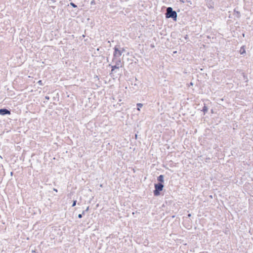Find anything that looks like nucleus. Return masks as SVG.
I'll return each instance as SVG.
<instances>
[{
  "label": "nucleus",
  "instance_id": "nucleus-11",
  "mask_svg": "<svg viewBox=\"0 0 253 253\" xmlns=\"http://www.w3.org/2000/svg\"><path fill=\"white\" fill-rule=\"evenodd\" d=\"M202 111L204 112V114H205L208 112V108L205 104H204V106L203 107Z\"/></svg>",
  "mask_w": 253,
  "mask_h": 253
},
{
  "label": "nucleus",
  "instance_id": "nucleus-3",
  "mask_svg": "<svg viewBox=\"0 0 253 253\" xmlns=\"http://www.w3.org/2000/svg\"><path fill=\"white\" fill-rule=\"evenodd\" d=\"M119 45H116L114 48V53H113V58L112 61H115L117 59V58H119L120 56L122 55V52L120 51L119 49Z\"/></svg>",
  "mask_w": 253,
  "mask_h": 253
},
{
  "label": "nucleus",
  "instance_id": "nucleus-21",
  "mask_svg": "<svg viewBox=\"0 0 253 253\" xmlns=\"http://www.w3.org/2000/svg\"><path fill=\"white\" fill-rule=\"evenodd\" d=\"M184 38H185L186 40L188 39V35H186L184 37Z\"/></svg>",
  "mask_w": 253,
  "mask_h": 253
},
{
  "label": "nucleus",
  "instance_id": "nucleus-12",
  "mask_svg": "<svg viewBox=\"0 0 253 253\" xmlns=\"http://www.w3.org/2000/svg\"><path fill=\"white\" fill-rule=\"evenodd\" d=\"M136 106H137V109L138 110V111H140V108L142 107L143 106V104L142 103H138L136 104Z\"/></svg>",
  "mask_w": 253,
  "mask_h": 253
},
{
  "label": "nucleus",
  "instance_id": "nucleus-15",
  "mask_svg": "<svg viewBox=\"0 0 253 253\" xmlns=\"http://www.w3.org/2000/svg\"><path fill=\"white\" fill-rule=\"evenodd\" d=\"M76 203H77V200H74L73 201V204H72V207H75L76 205Z\"/></svg>",
  "mask_w": 253,
  "mask_h": 253
},
{
  "label": "nucleus",
  "instance_id": "nucleus-16",
  "mask_svg": "<svg viewBox=\"0 0 253 253\" xmlns=\"http://www.w3.org/2000/svg\"><path fill=\"white\" fill-rule=\"evenodd\" d=\"M83 215H84V214H82V213L79 214L78 216V217H79V218H82V217H83Z\"/></svg>",
  "mask_w": 253,
  "mask_h": 253
},
{
  "label": "nucleus",
  "instance_id": "nucleus-1",
  "mask_svg": "<svg viewBox=\"0 0 253 253\" xmlns=\"http://www.w3.org/2000/svg\"><path fill=\"white\" fill-rule=\"evenodd\" d=\"M165 17L167 19L172 18L174 21L176 22L177 18V13L172 7H168L166 9Z\"/></svg>",
  "mask_w": 253,
  "mask_h": 253
},
{
  "label": "nucleus",
  "instance_id": "nucleus-22",
  "mask_svg": "<svg viewBox=\"0 0 253 253\" xmlns=\"http://www.w3.org/2000/svg\"><path fill=\"white\" fill-rule=\"evenodd\" d=\"M53 190L54 191H55L56 192H57V189H55V188H53Z\"/></svg>",
  "mask_w": 253,
  "mask_h": 253
},
{
  "label": "nucleus",
  "instance_id": "nucleus-14",
  "mask_svg": "<svg viewBox=\"0 0 253 253\" xmlns=\"http://www.w3.org/2000/svg\"><path fill=\"white\" fill-rule=\"evenodd\" d=\"M70 5L72 6L74 8H76L77 7V5L76 4H75L74 2H71L70 3Z\"/></svg>",
  "mask_w": 253,
  "mask_h": 253
},
{
  "label": "nucleus",
  "instance_id": "nucleus-9",
  "mask_svg": "<svg viewBox=\"0 0 253 253\" xmlns=\"http://www.w3.org/2000/svg\"><path fill=\"white\" fill-rule=\"evenodd\" d=\"M113 62H115V65H116L117 66H120L121 59L120 58H117V59L116 60H115V61H114Z\"/></svg>",
  "mask_w": 253,
  "mask_h": 253
},
{
  "label": "nucleus",
  "instance_id": "nucleus-2",
  "mask_svg": "<svg viewBox=\"0 0 253 253\" xmlns=\"http://www.w3.org/2000/svg\"><path fill=\"white\" fill-rule=\"evenodd\" d=\"M164 187V184L161 183H155L153 194L155 196H159L161 195V192L163 191Z\"/></svg>",
  "mask_w": 253,
  "mask_h": 253
},
{
  "label": "nucleus",
  "instance_id": "nucleus-17",
  "mask_svg": "<svg viewBox=\"0 0 253 253\" xmlns=\"http://www.w3.org/2000/svg\"><path fill=\"white\" fill-rule=\"evenodd\" d=\"M90 4L91 5H94L95 4V0H92L91 2H90Z\"/></svg>",
  "mask_w": 253,
  "mask_h": 253
},
{
  "label": "nucleus",
  "instance_id": "nucleus-5",
  "mask_svg": "<svg viewBox=\"0 0 253 253\" xmlns=\"http://www.w3.org/2000/svg\"><path fill=\"white\" fill-rule=\"evenodd\" d=\"M206 5L209 8H213L214 7V2L212 0H205Z\"/></svg>",
  "mask_w": 253,
  "mask_h": 253
},
{
  "label": "nucleus",
  "instance_id": "nucleus-10",
  "mask_svg": "<svg viewBox=\"0 0 253 253\" xmlns=\"http://www.w3.org/2000/svg\"><path fill=\"white\" fill-rule=\"evenodd\" d=\"M239 52L241 54H244L246 53V50H245L244 46H243L240 48Z\"/></svg>",
  "mask_w": 253,
  "mask_h": 253
},
{
  "label": "nucleus",
  "instance_id": "nucleus-24",
  "mask_svg": "<svg viewBox=\"0 0 253 253\" xmlns=\"http://www.w3.org/2000/svg\"><path fill=\"white\" fill-rule=\"evenodd\" d=\"M191 216V214L190 213H189V214H188V217H190Z\"/></svg>",
  "mask_w": 253,
  "mask_h": 253
},
{
  "label": "nucleus",
  "instance_id": "nucleus-7",
  "mask_svg": "<svg viewBox=\"0 0 253 253\" xmlns=\"http://www.w3.org/2000/svg\"><path fill=\"white\" fill-rule=\"evenodd\" d=\"M233 15L238 18H240L241 17L240 12L239 11L236 10V8L234 10Z\"/></svg>",
  "mask_w": 253,
  "mask_h": 253
},
{
  "label": "nucleus",
  "instance_id": "nucleus-23",
  "mask_svg": "<svg viewBox=\"0 0 253 253\" xmlns=\"http://www.w3.org/2000/svg\"><path fill=\"white\" fill-rule=\"evenodd\" d=\"M180 1L182 2V3H184V1L183 0H180Z\"/></svg>",
  "mask_w": 253,
  "mask_h": 253
},
{
  "label": "nucleus",
  "instance_id": "nucleus-20",
  "mask_svg": "<svg viewBox=\"0 0 253 253\" xmlns=\"http://www.w3.org/2000/svg\"><path fill=\"white\" fill-rule=\"evenodd\" d=\"M38 83L40 84H42V81L41 80H40L39 81H38Z\"/></svg>",
  "mask_w": 253,
  "mask_h": 253
},
{
  "label": "nucleus",
  "instance_id": "nucleus-27",
  "mask_svg": "<svg viewBox=\"0 0 253 253\" xmlns=\"http://www.w3.org/2000/svg\"><path fill=\"white\" fill-rule=\"evenodd\" d=\"M13 172H11V174L12 175Z\"/></svg>",
  "mask_w": 253,
  "mask_h": 253
},
{
  "label": "nucleus",
  "instance_id": "nucleus-25",
  "mask_svg": "<svg viewBox=\"0 0 253 253\" xmlns=\"http://www.w3.org/2000/svg\"><path fill=\"white\" fill-rule=\"evenodd\" d=\"M244 79H247V76H246L245 75H244Z\"/></svg>",
  "mask_w": 253,
  "mask_h": 253
},
{
  "label": "nucleus",
  "instance_id": "nucleus-8",
  "mask_svg": "<svg viewBox=\"0 0 253 253\" xmlns=\"http://www.w3.org/2000/svg\"><path fill=\"white\" fill-rule=\"evenodd\" d=\"M111 67V73H110V75L112 74V72L115 70V69H119L121 66H117L116 65H109Z\"/></svg>",
  "mask_w": 253,
  "mask_h": 253
},
{
  "label": "nucleus",
  "instance_id": "nucleus-6",
  "mask_svg": "<svg viewBox=\"0 0 253 253\" xmlns=\"http://www.w3.org/2000/svg\"><path fill=\"white\" fill-rule=\"evenodd\" d=\"M157 183H161L162 184H164V175L161 174L159 176L157 177Z\"/></svg>",
  "mask_w": 253,
  "mask_h": 253
},
{
  "label": "nucleus",
  "instance_id": "nucleus-4",
  "mask_svg": "<svg viewBox=\"0 0 253 253\" xmlns=\"http://www.w3.org/2000/svg\"><path fill=\"white\" fill-rule=\"evenodd\" d=\"M11 114V110H8L7 108H3L0 109V115L1 116H5L6 115H10Z\"/></svg>",
  "mask_w": 253,
  "mask_h": 253
},
{
  "label": "nucleus",
  "instance_id": "nucleus-26",
  "mask_svg": "<svg viewBox=\"0 0 253 253\" xmlns=\"http://www.w3.org/2000/svg\"><path fill=\"white\" fill-rule=\"evenodd\" d=\"M190 85H193V83L192 82L190 83Z\"/></svg>",
  "mask_w": 253,
  "mask_h": 253
},
{
  "label": "nucleus",
  "instance_id": "nucleus-13",
  "mask_svg": "<svg viewBox=\"0 0 253 253\" xmlns=\"http://www.w3.org/2000/svg\"><path fill=\"white\" fill-rule=\"evenodd\" d=\"M89 208V207L88 206L86 208V209L85 210L83 211H82V214H84V215L85 213L88 211Z\"/></svg>",
  "mask_w": 253,
  "mask_h": 253
},
{
  "label": "nucleus",
  "instance_id": "nucleus-18",
  "mask_svg": "<svg viewBox=\"0 0 253 253\" xmlns=\"http://www.w3.org/2000/svg\"><path fill=\"white\" fill-rule=\"evenodd\" d=\"M120 51L122 52V54L126 51L124 48H122L121 49H120Z\"/></svg>",
  "mask_w": 253,
  "mask_h": 253
},
{
  "label": "nucleus",
  "instance_id": "nucleus-19",
  "mask_svg": "<svg viewBox=\"0 0 253 253\" xmlns=\"http://www.w3.org/2000/svg\"><path fill=\"white\" fill-rule=\"evenodd\" d=\"M49 97L48 96H46L45 97V99H46V100H49Z\"/></svg>",
  "mask_w": 253,
  "mask_h": 253
}]
</instances>
